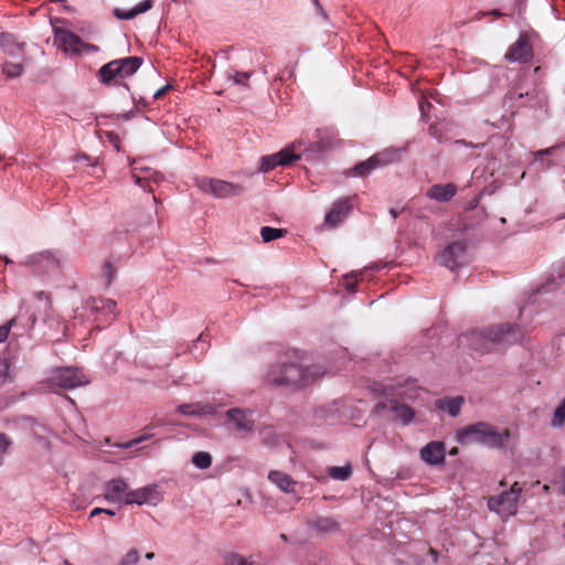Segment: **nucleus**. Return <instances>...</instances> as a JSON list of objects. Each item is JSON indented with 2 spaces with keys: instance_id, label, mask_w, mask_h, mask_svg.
<instances>
[{
  "instance_id": "obj_1",
  "label": "nucleus",
  "mask_w": 565,
  "mask_h": 565,
  "mask_svg": "<svg viewBox=\"0 0 565 565\" xmlns=\"http://www.w3.org/2000/svg\"><path fill=\"white\" fill-rule=\"evenodd\" d=\"M327 373L321 364L302 366L296 362H276L268 367L265 383L273 387L302 388L319 381Z\"/></svg>"
},
{
  "instance_id": "obj_2",
  "label": "nucleus",
  "mask_w": 565,
  "mask_h": 565,
  "mask_svg": "<svg viewBox=\"0 0 565 565\" xmlns=\"http://www.w3.org/2000/svg\"><path fill=\"white\" fill-rule=\"evenodd\" d=\"M523 331L518 326L509 323L489 327L484 330H472L460 337L466 343L481 354L490 352L493 347L509 345L521 341Z\"/></svg>"
},
{
  "instance_id": "obj_3",
  "label": "nucleus",
  "mask_w": 565,
  "mask_h": 565,
  "mask_svg": "<svg viewBox=\"0 0 565 565\" xmlns=\"http://www.w3.org/2000/svg\"><path fill=\"white\" fill-rule=\"evenodd\" d=\"M509 437V430L499 431L495 427L483 422L468 425L458 433V441L461 445L480 443L491 448H502Z\"/></svg>"
},
{
  "instance_id": "obj_4",
  "label": "nucleus",
  "mask_w": 565,
  "mask_h": 565,
  "mask_svg": "<svg viewBox=\"0 0 565 565\" xmlns=\"http://www.w3.org/2000/svg\"><path fill=\"white\" fill-rule=\"evenodd\" d=\"M143 60L139 56H128L113 60L98 70L99 82L109 85L118 78L122 79L134 75L142 65Z\"/></svg>"
},
{
  "instance_id": "obj_5",
  "label": "nucleus",
  "mask_w": 565,
  "mask_h": 565,
  "mask_svg": "<svg viewBox=\"0 0 565 565\" xmlns=\"http://www.w3.org/2000/svg\"><path fill=\"white\" fill-rule=\"evenodd\" d=\"M521 492V486L519 482H514L510 490L503 491L501 494L492 495L488 499L489 510L505 518L516 514Z\"/></svg>"
},
{
  "instance_id": "obj_6",
  "label": "nucleus",
  "mask_w": 565,
  "mask_h": 565,
  "mask_svg": "<svg viewBox=\"0 0 565 565\" xmlns=\"http://www.w3.org/2000/svg\"><path fill=\"white\" fill-rule=\"evenodd\" d=\"M305 146L302 140H297L286 146L282 150L270 156H264L260 159L259 171L268 172L277 166H288L300 159V156L295 153V150Z\"/></svg>"
},
{
  "instance_id": "obj_7",
  "label": "nucleus",
  "mask_w": 565,
  "mask_h": 565,
  "mask_svg": "<svg viewBox=\"0 0 565 565\" xmlns=\"http://www.w3.org/2000/svg\"><path fill=\"white\" fill-rule=\"evenodd\" d=\"M49 382L52 385L60 386L65 390H72L77 386L87 384L89 381L85 377L84 373L73 366L56 367L52 371Z\"/></svg>"
},
{
  "instance_id": "obj_8",
  "label": "nucleus",
  "mask_w": 565,
  "mask_h": 565,
  "mask_svg": "<svg viewBox=\"0 0 565 565\" xmlns=\"http://www.w3.org/2000/svg\"><path fill=\"white\" fill-rule=\"evenodd\" d=\"M437 260L440 265L455 270L465 266L469 257L463 242H452L448 244L438 255Z\"/></svg>"
},
{
  "instance_id": "obj_9",
  "label": "nucleus",
  "mask_w": 565,
  "mask_h": 565,
  "mask_svg": "<svg viewBox=\"0 0 565 565\" xmlns=\"http://www.w3.org/2000/svg\"><path fill=\"white\" fill-rule=\"evenodd\" d=\"M201 188L203 191L210 192L218 199L239 196L245 191L244 186L241 184H234L218 179L203 180Z\"/></svg>"
},
{
  "instance_id": "obj_10",
  "label": "nucleus",
  "mask_w": 565,
  "mask_h": 565,
  "mask_svg": "<svg viewBox=\"0 0 565 565\" xmlns=\"http://www.w3.org/2000/svg\"><path fill=\"white\" fill-rule=\"evenodd\" d=\"M162 500V495L157 484H148L137 490H129L125 497V504H150L157 505Z\"/></svg>"
},
{
  "instance_id": "obj_11",
  "label": "nucleus",
  "mask_w": 565,
  "mask_h": 565,
  "mask_svg": "<svg viewBox=\"0 0 565 565\" xmlns=\"http://www.w3.org/2000/svg\"><path fill=\"white\" fill-rule=\"evenodd\" d=\"M54 33L55 44H57V46L63 49L65 52L79 53L83 47L95 49L94 45L85 44L78 35L68 30L55 28Z\"/></svg>"
},
{
  "instance_id": "obj_12",
  "label": "nucleus",
  "mask_w": 565,
  "mask_h": 565,
  "mask_svg": "<svg viewBox=\"0 0 565 565\" xmlns=\"http://www.w3.org/2000/svg\"><path fill=\"white\" fill-rule=\"evenodd\" d=\"M531 57L532 45L530 43L529 36L525 33H522L518 41L509 47L508 52L505 53V58L510 62L525 63Z\"/></svg>"
},
{
  "instance_id": "obj_13",
  "label": "nucleus",
  "mask_w": 565,
  "mask_h": 565,
  "mask_svg": "<svg viewBox=\"0 0 565 565\" xmlns=\"http://www.w3.org/2000/svg\"><path fill=\"white\" fill-rule=\"evenodd\" d=\"M352 211L350 199L335 201L332 209L326 214L324 224L329 227L340 225Z\"/></svg>"
},
{
  "instance_id": "obj_14",
  "label": "nucleus",
  "mask_w": 565,
  "mask_h": 565,
  "mask_svg": "<svg viewBox=\"0 0 565 565\" xmlns=\"http://www.w3.org/2000/svg\"><path fill=\"white\" fill-rule=\"evenodd\" d=\"M227 418L234 424L237 431H252L254 429L253 412L249 409L231 408L226 411Z\"/></svg>"
},
{
  "instance_id": "obj_15",
  "label": "nucleus",
  "mask_w": 565,
  "mask_h": 565,
  "mask_svg": "<svg viewBox=\"0 0 565 565\" xmlns=\"http://www.w3.org/2000/svg\"><path fill=\"white\" fill-rule=\"evenodd\" d=\"M445 444L443 441H430L420 449V458L430 466H438L445 462Z\"/></svg>"
},
{
  "instance_id": "obj_16",
  "label": "nucleus",
  "mask_w": 565,
  "mask_h": 565,
  "mask_svg": "<svg viewBox=\"0 0 565 565\" xmlns=\"http://www.w3.org/2000/svg\"><path fill=\"white\" fill-rule=\"evenodd\" d=\"M129 486L122 479H111L105 486V499L113 503H125Z\"/></svg>"
},
{
  "instance_id": "obj_17",
  "label": "nucleus",
  "mask_w": 565,
  "mask_h": 565,
  "mask_svg": "<svg viewBox=\"0 0 565 565\" xmlns=\"http://www.w3.org/2000/svg\"><path fill=\"white\" fill-rule=\"evenodd\" d=\"M387 162H388V154L386 152H380V153L372 156L366 161L355 164L354 168L352 169V172L354 175L365 177L371 171L386 166Z\"/></svg>"
},
{
  "instance_id": "obj_18",
  "label": "nucleus",
  "mask_w": 565,
  "mask_h": 565,
  "mask_svg": "<svg viewBox=\"0 0 565 565\" xmlns=\"http://www.w3.org/2000/svg\"><path fill=\"white\" fill-rule=\"evenodd\" d=\"M414 417L415 412L411 406L391 398V420L406 426L414 420Z\"/></svg>"
},
{
  "instance_id": "obj_19",
  "label": "nucleus",
  "mask_w": 565,
  "mask_h": 565,
  "mask_svg": "<svg viewBox=\"0 0 565 565\" xmlns=\"http://www.w3.org/2000/svg\"><path fill=\"white\" fill-rule=\"evenodd\" d=\"M17 345L11 341L4 353L3 358L0 360V384L3 385L6 383H11L13 381V375L10 373V360L14 359Z\"/></svg>"
},
{
  "instance_id": "obj_20",
  "label": "nucleus",
  "mask_w": 565,
  "mask_h": 565,
  "mask_svg": "<svg viewBox=\"0 0 565 565\" xmlns=\"http://www.w3.org/2000/svg\"><path fill=\"white\" fill-rule=\"evenodd\" d=\"M268 480L286 493L296 492L295 488L297 486V482L289 475H287L282 471H279V470L269 471Z\"/></svg>"
},
{
  "instance_id": "obj_21",
  "label": "nucleus",
  "mask_w": 565,
  "mask_h": 565,
  "mask_svg": "<svg viewBox=\"0 0 565 565\" xmlns=\"http://www.w3.org/2000/svg\"><path fill=\"white\" fill-rule=\"evenodd\" d=\"M308 526L320 533H332L339 530V522L330 516H316L308 520Z\"/></svg>"
},
{
  "instance_id": "obj_22",
  "label": "nucleus",
  "mask_w": 565,
  "mask_h": 565,
  "mask_svg": "<svg viewBox=\"0 0 565 565\" xmlns=\"http://www.w3.org/2000/svg\"><path fill=\"white\" fill-rule=\"evenodd\" d=\"M331 148V141L328 139H320L316 142L307 146L302 153L299 154L300 158L303 156L306 160H318L322 157L324 152H327Z\"/></svg>"
},
{
  "instance_id": "obj_23",
  "label": "nucleus",
  "mask_w": 565,
  "mask_h": 565,
  "mask_svg": "<svg viewBox=\"0 0 565 565\" xmlns=\"http://www.w3.org/2000/svg\"><path fill=\"white\" fill-rule=\"evenodd\" d=\"M0 42L3 51L11 57L18 58L23 56L24 43H18L10 33H1Z\"/></svg>"
},
{
  "instance_id": "obj_24",
  "label": "nucleus",
  "mask_w": 565,
  "mask_h": 565,
  "mask_svg": "<svg viewBox=\"0 0 565 565\" xmlns=\"http://www.w3.org/2000/svg\"><path fill=\"white\" fill-rule=\"evenodd\" d=\"M457 186L452 183L435 184L429 190L427 195L438 202H446L454 198Z\"/></svg>"
},
{
  "instance_id": "obj_25",
  "label": "nucleus",
  "mask_w": 565,
  "mask_h": 565,
  "mask_svg": "<svg viewBox=\"0 0 565 565\" xmlns=\"http://www.w3.org/2000/svg\"><path fill=\"white\" fill-rule=\"evenodd\" d=\"M177 412H179L182 415L200 416L213 414L214 408L209 404L188 403L179 405L177 407Z\"/></svg>"
},
{
  "instance_id": "obj_26",
  "label": "nucleus",
  "mask_w": 565,
  "mask_h": 565,
  "mask_svg": "<svg viewBox=\"0 0 565 565\" xmlns=\"http://www.w3.org/2000/svg\"><path fill=\"white\" fill-rule=\"evenodd\" d=\"M462 404L463 397L461 396L452 398H441L436 401V407L447 412L451 417H456L460 414Z\"/></svg>"
},
{
  "instance_id": "obj_27",
  "label": "nucleus",
  "mask_w": 565,
  "mask_h": 565,
  "mask_svg": "<svg viewBox=\"0 0 565 565\" xmlns=\"http://www.w3.org/2000/svg\"><path fill=\"white\" fill-rule=\"evenodd\" d=\"M152 8V0H143L138 6L132 8L129 11H124L121 9H115L114 14L117 19L120 20H131L140 13L147 12Z\"/></svg>"
},
{
  "instance_id": "obj_28",
  "label": "nucleus",
  "mask_w": 565,
  "mask_h": 565,
  "mask_svg": "<svg viewBox=\"0 0 565 565\" xmlns=\"http://www.w3.org/2000/svg\"><path fill=\"white\" fill-rule=\"evenodd\" d=\"M328 475H329V477H331L334 480L345 481L352 475V467L349 463L343 467H338V466L329 467Z\"/></svg>"
},
{
  "instance_id": "obj_29",
  "label": "nucleus",
  "mask_w": 565,
  "mask_h": 565,
  "mask_svg": "<svg viewBox=\"0 0 565 565\" xmlns=\"http://www.w3.org/2000/svg\"><path fill=\"white\" fill-rule=\"evenodd\" d=\"M287 233L286 230L264 226L260 230L263 242L268 243L282 237Z\"/></svg>"
},
{
  "instance_id": "obj_30",
  "label": "nucleus",
  "mask_w": 565,
  "mask_h": 565,
  "mask_svg": "<svg viewBox=\"0 0 565 565\" xmlns=\"http://www.w3.org/2000/svg\"><path fill=\"white\" fill-rule=\"evenodd\" d=\"M191 461L199 469H207L212 465V457L206 451H198L192 456Z\"/></svg>"
},
{
  "instance_id": "obj_31",
  "label": "nucleus",
  "mask_w": 565,
  "mask_h": 565,
  "mask_svg": "<svg viewBox=\"0 0 565 565\" xmlns=\"http://www.w3.org/2000/svg\"><path fill=\"white\" fill-rule=\"evenodd\" d=\"M2 72L8 77L15 78L23 73V65L21 62H6L2 66Z\"/></svg>"
},
{
  "instance_id": "obj_32",
  "label": "nucleus",
  "mask_w": 565,
  "mask_h": 565,
  "mask_svg": "<svg viewBox=\"0 0 565 565\" xmlns=\"http://www.w3.org/2000/svg\"><path fill=\"white\" fill-rule=\"evenodd\" d=\"M223 565H253V562L237 553H227L223 557Z\"/></svg>"
},
{
  "instance_id": "obj_33",
  "label": "nucleus",
  "mask_w": 565,
  "mask_h": 565,
  "mask_svg": "<svg viewBox=\"0 0 565 565\" xmlns=\"http://www.w3.org/2000/svg\"><path fill=\"white\" fill-rule=\"evenodd\" d=\"M565 424V398L559 406L556 407L553 414L551 425L556 428H562Z\"/></svg>"
},
{
  "instance_id": "obj_34",
  "label": "nucleus",
  "mask_w": 565,
  "mask_h": 565,
  "mask_svg": "<svg viewBox=\"0 0 565 565\" xmlns=\"http://www.w3.org/2000/svg\"><path fill=\"white\" fill-rule=\"evenodd\" d=\"M279 435L270 428L262 431V443L267 447H275L279 443Z\"/></svg>"
},
{
  "instance_id": "obj_35",
  "label": "nucleus",
  "mask_w": 565,
  "mask_h": 565,
  "mask_svg": "<svg viewBox=\"0 0 565 565\" xmlns=\"http://www.w3.org/2000/svg\"><path fill=\"white\" fill-rule=\"evenodd\" d=\"M553 484L557 488L559 494H565V467L559 468L554 476Z\"/></svg>"
},
{
  "instance_id": "obj_36",
  "label": "nucleus",
  "mask_w": 565,
  "mask_h": 565,
  "mask_svg": "<svg viewBox=\"0 0 565 565\" xmlns=\"http://www.w3.org/2000/svg\"><path fill=\"white\" fill-rule=\"evenodd\" d=\"M11 445V438L4 433H0V467L3 463L4 455L8 452Z\"/></svg>"
},
{
  "instance_id": "obj_37",
  "label": "nucleus",
  "mask_w": 565,
  "mask_h": 565,
  "mask_svg": "<svg viewBox=\"0 0 565 565\" xmlns=\"http://www.w3.org/2000/svg\"><path fill=\"white\" fill-rule=\"evenodd\" d=\"M99 302H100V305H98L97 301L94 300V305L92 306V309L114 312L117 307L116 301H114L111 299H102Z\"/></svg>"
},
{
  "instance_id": "obj_38",
  "label": "nucleus",
  "mask_w": 565,
  "mask_h": 565,
  "mask_svg": "<svg viewBox=\"0 0 565 565\" xmlns=\"http://www.w3.org/2000/svg\"><path fill=\"white\" fill-rule=\"evenodd\" d=\"M17 326V318L10 319L8 322L0 326V343L8 340L10 331Z\"/></svg>"
},
{
  "instance_id": "obj_39",
  "label": "nucleus",
  "mask_w": 565,
  "mask_h": 565,
  "mask_svg": "<svg viewBox=\"0 0 565 565\" xmlns=\"http://www.w3.org/2000/svg\"><path fill=\"white\" fill-rule=\"evenodd\" d=\"M150 169L148 167H139V166H135L132 168V177L135 178V181L136 183L141 186V188H145L146 189V182L148 181V179L146 177H140L138 174V172H148Z\"/></svg>"
},
{
  "instance_id": "obj_40",
  "label": "nucleus",
  "mask_w": 565,
  "mask_h": 565,
  "mask_svg": "<svg viewBox=\"0 0 565 565\" xmlns=\"http://www.w3.org/2000/svg\"><path fill=\"white\" fill-rule=\"evenodd\" d=\"M252 76L250 72H235L234 75L227 74L228 79H233L234 84L246 86V81Z\"/></svg>"
},
{
  "instance_id": "obj_41",
  "label": "nucleus",
  "mask_w": 565,
  "mask_h": 565,
  "mask_svg": "<svg viewBox=\"0 0 565 565\" xmlns=\"http://www.w3.org/2000/svg\"><path fill=\"white\" fill-rule=\"evenodd\" d=\"M139 561V552L136 548H131L126 553L124 558L118 565H134Z\"/></svg>"
},
{
  "instance_id": "obj_42",
  "label": "nucleus",
  "mask_w": 565,
  "mask_h": 565,
  "mask_svg": "<svg viewBox=\"0 0 565 565\" xmlns=\"http://www.w3.org/2000/svg\"><path fill=\"white\" fill-rule=\"evenodd\" d=\"M565 143H562V145H556V146H553V147H550V148H546V149H543V150H539L536 152L533 153L534 156V159L535 161H537L539 159H541L543 156H552L555 153V151L562 147H564Z\"/></svg>"
},
{
  "instance_id": "obj_43",
  "label": "nucleus",
  "mask_w": 565,
  "mask_h": 565,
  "mask_svg": "<svg viewBox=\"0 0 565 565\" xmlns=\"http://www.w3.org/2000/svg\"><path fill=\"white\" fill-rule=\"evenodd\" d=\"M103 269H104V276L106 277V286H109L115 276V268L113 267L110 262H105Z\"/></svg>"
},
{
  "instance_id": "obj_44",
  "label": "nucleus",
  "mask_w": 565,
  "mask_h": 565,
  "mask_svg": "<svg viewBox=\"0 0 565 565\" xmlns=\"http://www.w3.org/2000/svg\"><path fill=\"white\" fill-rule=\"evenodd\" d=\"M418 107L420 110L422 118L426 119L428 117L427 111L431 107V104L426 97L422 96L420 99L418 100Z\"/></svg>"
},
{
  "instance_id": "obj_45",
  "label": "nucleus",
  "mask_w": 565,
  "mask_h": 565,
  "mask_svg": "<svg viewBox=\"0 0 565 565\" xmlns=\"http://www.w3.org/2000/svg\"><path fill=\"white\" fill-rule=\"evenodd\" d=\"M148 438H150V435H143V436H140L138 438L131 439V440H129V441H127L125 444H119L118 447H121V448H125V449L131 448V447H134V446H136V445H138V444H140V443H142L145 440H147Z\"/></svg>"
},
{
  "instance_id": "obj_46",
  "label": "nucleus",
  "mask_w": 565,
  "mask_h": 565,
  "mask_svg": "<svg viewBox=\"0 0 565 565\" xmlns=\"http://www.w3.org/2000/svg\"><path fill=\"white\" fill-rule=\"evenodd\" d=\"M429 135L437 139L439 142L441 141V132L439 127L436 124H431L428 128Z\"/></svg>"
},
{
  "instance_id": "obj_47",
  "label": "nucleus",
  "mask_w": 565,
  "mask_h": 565,
  "mask_svg": "<svg viewBox=\"0 0 565 565\" xmlns=\"http://www.w3.org/2000/svg\"><path fill=\"white\" fill-rule=\"evenodd\" d=\"M25 419L32 424L33 434L35 436H39V428L43 431L46 430L45 426L38 424L34 418L26 417Z\"/></svg>"
},
{
  "instance_id": "obj_48",
  "label": "nucleus",
  "mask_w": 565,
  "mask_h": 565,
  "mask_svg": "<svg viewBox=\"0 0 565 565\" xmlns=\"http://www.w3.org/2000/svg\"><path fill=\"white\" fill-rule=\"evenodd\" d=\"M525 95L527 96L529 93H525ZM524 96L523 93H518L516 90H509L505 95V99L508 100H511V102H514L516 99H520Z\"/></svg>"
},
{
  "instance_id": "obj_49",
  "label": "nucleus",
  "mask_w": 565,
  "mask_h": 565,
  "mask_svg": "<svg viewBox=\"0 0 565 565\" xmlns=\"http://www.w3.org/2000/svg\"><path fill=\"white\" fill-rule=\"evenodd\" d=\"M385 411H386V403L383 401H380L374 406L373 416H380Z\"/></svg>"
},
{
  "instance_id": "obj_50",
  "label": "nucleus",
  "mask_w": 565,
  "mask_h": 565,
  "mask_svg": "<svg viewBox=\"0 0 565 565\" xmlns=\"http://www.w3.org/2000/svg\"><path fill=\"white\" fill-rule=\"evenodd\" d=\"M330 409H328L327 407H319L315 411V416L318 418V419H328V412Z\"/></svg>"
},
{
  "instance_id": "obj_51",
  "label": "nucleus",
  "mask_w": 565,
  "mask_h": 565,
  "mask_svg": "<svg viewBox=\"0 0 565 565\" xmlns=\"http://www.w3.org/2000/svg\"><path fill=\"white\" fill-rule=\"evenodd\" d=\"M146 178L148 179V181L146 182V186L148 185L149 181H153L156 183H159L162 180V175L159 172H157V171L150 173Z\"/></svg>"
},
{
  "instance_id": "obj_52",
  "label": "nucleus",
  "mask_w": 565,
  "mask_h": 565,
  "mask_svg": "<svg viewBox=\"0 0 565 565\" xmlns=\"http://www.w3.org/2000/svg\"><path fill=\"white\" fill-rule=\"evenodd\" d=\"M35 297H36V299H39V300H43V299H45V301H46V302H45L46 308H47V309H50V308H51V301H50V298H49V296H47L44 291H38V292H35Z\"/></svg>"
},
{
  "instance_id": "obj_53",
  "label": "nucleus",
  "mask_w": 565,
  "mask_h": 565,
  "mask_svg": "<svg viewBox=\"0 0 565 565\" xmlns=\"http://www.w3.org/2000/svg\"><path fill=\"white\" fill-rule=\"evenodd\" d=\"M404 151H406V146H405V147H402V148H397V149H393V148H391V154H390L391 162H392L393 160H395V158H396V159H398V158H399V153H401V152H404Z\"/></svg>"
},
{
  "instance_id": "obj_54",
  "label": "nucleus",
  "mask_w": 565,
  "mask_h": 565,
  "mask_svg": "<svg viewBox=\"0 0 565 565\" xmlns=\"http://www.w3.org/2000/svg\"><path fill=\"white\" fill-rule=\"evenodd\" d=\"M107 137L109 141L115 146L117 150H119V138L115 132H108Z\"/></svg>"
},
{
  "instance_id": "obj_55",
  "label": "nucleus",
  "mask_w": 565,
  "mask_h": 565,
  "mask_svg": "<svg viewBox=\"0 0 565 565\" xmlns=\"http://www.w3.org/2000/svg\"><path fill=\"white\" fill-rule=\"evenodd\" d=\"M344 279H345L344 287L350 292H354L355 291V282L351 281V276H345Z\"/></svg>"
},
{
  "instance_id": "obj_56",
  "label": "nucleus",
  "mask_w": 565,
  "mask_h": 565,
  "mask_svg": "<svg viewBox=\"0 0 565 565\" xmlns=\"http://www.w3.org/2000/svg\"><path fill=\"white\" fill-rule=\"evenodd\" d=\"M487 14H491V15H494V17H502L503 15V13L500 12L499 10H492L490 12H487ZM482 15H486V12H479L477 19L480 20Z\"/></svg>"
},
{
  "instance_id": "obj_57",
  "label": "nucleus",
  "mask_w": 565,
  "mask_h": 565,
  "mask_svg": "<svg viewBox=\"0 0 565 565\" xmlns=\"http://www.w3.org/2000/svg\"><path fill=\"white\" fill-rule=\"evenodd\" d=\"M74 161H86L88 164H93L90 162V158L87 154H85V153L75 156L74 157Z\"/></svg>"
},
{
  "instance_id": "obj_58",
  "label": "nucleus",
  "mask_w": 565,
  "mask_h": 565,
  "mask_svg": "<svg viewBox=\"0 0 565 565\" xmlns=\"http://www.w3.org/2000/svg\"><path fill=\"white\" fill-rule=\"evenodd\" d=\"M169 88H170V86H169V85H167V86H163V87L159 88V89L153 94V98H154V99L160 98V97H161V96H162V95H163V94H164Z\"/></svg>"
},
{
  "instance_id": "obj_59",
  "label": "nucleus",
  "mask_w": 565,
  "mask_h": 565,
  "mask_svg": "<svg viewBox=\"0 0 565 565\" xmlns=\"http://www.w3.org/2000/svg\"><path fill=\"white\" fill-rule=\"evenodd\" d=\"M455 145L456 146H469V147H472V148H478V147H482L483 146V143H478V145L468 143L465 140H456Z\"/></svg>"
},
{
  "instance_id": "obj_60",
  "label": "nucleus",
  "mask_w": 565,
  "mask_h": 565,
  "mask_svg": "<svg viewBox=\"0 0 565 565\" xmlns=\"http://www.w3.org/2000/svg\"><path fill=\"white\" fill-rule=\"evenodd\" d=\"M43 257H44V256H43L42 254H40V255H33V256H31V257H29V258H28L26 264H29V265H33V264L38 263V262H39L41 258H43Z\"/></svg>"
},
{
  "instance_id": "obj_61",
  "label": "nucleus",
  "mask_w": 565,
  "mask_h": 565,
  "mask_svg": "<svg viewBox=\"0 0 565 565\" xmlns=\"http://www.w3.org/2000/svg\"><path fill=\"white\" fill-rule=\"evenodd\" d=\"M312 1H313L315 6L317 8L318 13L320 15H322L323 18H326L327 17L326 12H324L323 8L321 7V4L319 3V1L318 0H312Z\"/></svg>"
},
{
  "instance_id": "obj_62",
  "label": "nucleus",
  "mask_w": 565,
  "mask_h": 565,
  "mask_svg": "<svg viewBox=\"0 0 565 565\" xmlns=\"http://www.w3.org/2000/svg\"><path fill=\"white\" fill-rule=\"evenodd\" d=\"M104 512V509L103 508H95L92 512H90V516H95V515H98L100 513Z\"/></svg>"
},
{
  "instance_id": "obj_63",
  "label": "nucleus",
  "mask_w": 565,
  "mask_h": 565,
  "mask_svg": "<svg viewBox=\"0 0 565 565\" xmlns=\"http://www.w3.org/2000/svg\"><path fill=\"white\" fill-rule=\"evenodd\" d=\"M103 513H106L108 515H111L114 516L115 515V511L114 510H110V509H104V512Z\"/></svg>"
},
{
  "instance_id": "obj_64",
  "label": "nucleus",
  "mask_w": 565,
  "mask_h": 565,
  "mask_svg": "<svg viewBox=\"0 0 565 565\" xmlns=\"http://www.w3.org/2000/svg\"><path fill=\"white\" fill-rule=\"evenodd\" d=\"M542 489H543V492H544V493H548V492H550V490H551V487H550V486H547V484H544Z\"/></svg>"
}]
</instances>
